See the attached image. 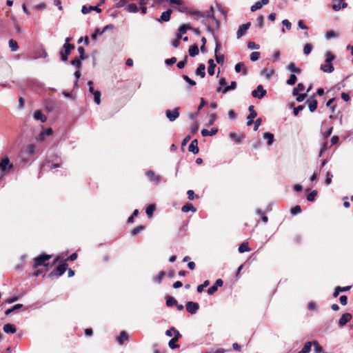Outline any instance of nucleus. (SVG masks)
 I'll return each instance as SVG.
<instances>
[{
  "instance_id": "obj_1",
  "label": "nucleus",
  "mask_w": 353,
  "mask_h": 353,
  "mask_svg": "<svg viewBox=\"0 0 353 353\" xmlns=\"http://www.w3.org/2000/svg\"><path fill=\"white\" fill-rule=\"evenodd\" d=\"M14 169L13 163H10L8 157H4L0 160V181L3 179L10 171Z\"/></svg>"
},
{
  "instance_id": "obj_2",
  "label": "nucleus",
  "mask_w": 353,
  "mask_h": 353,
  "mask_svg": "<svg viewBox=\"0 0 353 353\" xmlns=\"http://www.w3.org/2000/svg\"><path fill=\"white\" fill-rule=\"evenodd\" d=\"M325 56V63L321 65V70L324 72L331 73L334 70L332 62L334 61L335 57L330 52H327Z\"/></svg>"
},
{
  "instance_id": "obj_3",
  "label": "nucleus",
  "mask_w": 353,
  "mask_h": 353,
  "mask_svg": "<svg viewBox=\"0 0 353 353\" xmlns=\"http://www.w3.org/2000/svg\"><path fill=\"white\" fill-rule=\"evenodd\" d=\"M52 256L46 254H41L37 257L34 258L33 261L34 264L32 265L34 269L37 268L39 266L46 267L48 265V263H46L50 259H51Z\"/></svg>"
},
{
  "instance_id": "obj_4",
  "label": "nucleus",
  "mask_w": 353,
  "mask_h": 353,
  "mask_svg": "<svg viewBox=\"0 0 353 353\" xmlns=\"http://www.w3.org/2000/svg\"><path fill=\"white\" fill-rule=\"evenodd\" d=\"M68 263L66 262H63L59 265H58L56 268H54L49 274L48 277L50 279H53L54 277H58L64 274V272L68 269Z\"/></svg>"
},
{
  "instance_id": "obj_5",
  "label": "nucleus",
  "mask_w": 353,
  "mask_h": 353,
  "mask_svg": "<svg viewBox=\"0 0 353 353\" xmlns=\"http://www.w3.org/2000/svg\"><path fill=\"white\" fill-rule=\"evenodd\" d=\"M75 46L74 44L64 43L63 50L60 52L61 59L63 61H66L68 59V56L70 54L71 51L74 49Z\"/></svg>"
},
{
  "instance_id": "obj_6",
  "label": "nucleus",
  "mask_w": 353,
  "mask_h": 353,
  "mask_svg": "<svg viewBox=\"0 0 353 353\" xmlns=\"http://www.w3.org/2000/svg\"><path fill=\"white\" fill-rule=\"evenodd\" d=\"M190 15L196 16L197 19L199 18H204V19H212L213 20H215L213 16L214 14V9L211 6L210 11H205L203 12H199V11H192L190 12Z\"/></svg>"
},
{
  "instance_id": "obj_7",
  "label": "nucleus",
  "mask_w": 353,
  "mask_h": 353,
  "mask_svg": "<svg viewBox=\"0 0 353 353\" xmlns=\"http://www.w3.org/2000/svg\"><path fill=\"white\" fill-rule=\"evenodd\" d=\"M266 93H267V92L263 88V85H259L257 86L256 89L254 90L252 92V95L254 98H258V99H262L266 94Z\"/></svg>"
},
{
  "instance_id": "obj_8",
  "label": "nucleus",
  "mask_w": 353,
  "mask_h": 353,
  "mask_svg": "<svg viewBox=\"0 0 353 353\" xmlns=\"http://www.w3.org/2000/svg\"><path fill=\"white\" fill-rule=\"evenodd\" d=\"M61 165V159L59 163H51L49 160H46L43 164L42 168L47 171L52 170V169L60 168Z\"/></svg>"
},
{
  "instance_id": "obj_9",
  "label": "nucleus",
  "mask_w": 353,
  "mask_h": 353,
  "mask_svg": "<svg viewBox=\"0 0 353 353\" xmlns=\"http://www.w3.org/2000/svg\"><path fill=\"white\" fill-rule=\"evenodd\" d=\"M306 103H307L308 108L311 112H313L316 110L317 105H318V101L316 99L314 95L309 97L306 101Z\"/></svg>"
},
{
  "instance_id": "obj_10",
  "label": "nucleus",
  "mask_w": 353,
  "mask_h": 353,
  "mask_svg": "<svg viewBox=\"0 0 353 353\" xmlns=\"http://www.w3.org/2000/svg\"><path fill=\"white\" fill-rule=\"evenodd\" d=\"M165 114L170 121H174L179 117V108H176L173 110H167Z\"/></svg>"
},
{
  "instance_id": "obj_11",
  "label": "nucleus",
  "mask_w": 353,
  "mask_h": 353,
  "mask_svg": "<svg viewBox=\"0 0 353 353\" xmlns=\"http://www.w3.org/2000/svg\"><path fill=\"white\" fill-rule=\"evenodd\" d=\"M250 22H247L246 23L239 26V29L236 32L237 39H240L241 37L244 36L246 34L247 30L250 28Z\"/></svg>"
},
{
  "instance_id": "obj_12",
  "label": "nucleus",
  "mask_w": 353,
  "mask_h": 353,
  "mask_svg": "<svg viewBox=\"0 0 353 353\" xmlns=\"http://www.w3.org/2000/svg\"><path fill=\"white\" fill-rule=\"evenodd\" d=\"M199 305L198 303L193 302V301L187 302L186 310L189 313H190L192 314H196V312L199 310Z\"/></svg>"
},
{
  "instance_id": "obj_13",
  "label": "nucleus",
  "mask_w": 353,
  "mask_h": 353,
  "mask_svg": "<svg viewBox=\"0 0 353 353\" xmlns=\"http://www.w3.org/2000/svg\"><path fill=\"white\" fill-rule=\"evenodd\" d=\"M332 8L334 11H339L341 8H345L347 6V3L343 2V0H332Z\"/></svg>"
},
{
  "instance_id": "obj_14",
  "label": "nucleus",
  "mask_w": 353,
  "mask_h": 353,
  "mask_svg": "<svg viewBox=\"0 0 353 353\" xmlns=\"http://www.w3.org/2000/svg\"><path fill=\"white\" fill-rule=\"evenodd\" d=\"M236 82L233 81L230 85H226V79L222 77V87H224L223 90H222V93H226L231 90H234L236 88Z\"/></svg>"
},
{
  "instance_id": "obj_15",
  "label": "nucleus",
  "mask_w": 353,
  "mask_h": 353,
  "mask_svg": "<svg viewBox=\"0 0 353 353\" xmlns=\"http://www.w3.org/2000/svg\"><path fill=\"white\" fill-rule=\"evenodd\" d=\"M250 114L247 117V125L250 126L254 122V119L257 116L256 112L254 109L253 105H250L248 108Z\"/></svg>"
},
{
  "instance_id": "obj_16",
  "label": "nucleus",
  "mask_w": 353,
  "mask_h": 353,
  "mask_svg": "<svg viewBox=\"0 0 353 353\" xmlns=\"http://www.w3.org/2000/svg\"><path fill=\"white\" fill-rule=\"evenodd\" d=\"M352 316L350 313H345L342 314L341 317L339 320V325L340 327L345 326L351 319Z\"/></svg>"
},
{
  "instance_id": "obj_17",
  "label": "nucleus",
  "mask_w": 353,
  "mask_h": 353,
  "mask_svg": "<svg viewBox=\"0 0 353 353\" xmlns=\"http://www.w3.org/2000/svg\"><path fill=\"white\" fill-rule=\"evenodd\" d=\"M145 175L149 179V180L152 182L159 183L161 180V176L156 174V173L152 170L147 171Z\"/></svg>"
},
{
  "instance_id": "obj_18",
  "label": "nucleus",
  "mask_w": 353,
  "mask_h": 353,
  "mask_svg": "<svg viewBox=\"0 0 353 353\" xmlns=\"http://www.w3.org/2000/svg\"><path fill=\"white\" fill-rule=\"evenodd\" d=\"M234 70L237 73L242 72L243 75L244 76L248 74V68L243 62H239L236 63L235 65Z\"/></svg>"
},
{
  "instance_id": "obj_19",
  "label": "nucleus",
  "mask_w": 353,
  "mask_h": 353,
  "mask_svg": "<svg viewBox=\"0 0 353 353\" xmlns=\"http://www.w3.org/2000/svg\"><path fill=\"white\" fill-rule=\"evenodd\" d=\"M188 151L192 152L196 154L199 153V147H198V141L197 139H194L191 141L190 144L188 146Z\"/></svg>"
},
{
  "instance_id": "obj_20",
  "label": "nucleus",
  "mask_w": 353,
  "mask_h": 353,
  "mask_svg": "<svg viewBox=\"0 0 353 353\" xmlns=\"http://www.w3.org/2000/svg\"><path fill=\"white\" fill-rule=\"evenodd\" d=\"M172 12V10L170 9H168V10L162 12L160 18L158 19V21H159V22L169 21L170 19Z\"/></svg>"
},
{
  "instance_id": "obj_21",
  "label": "nucleus",
  "mask_w": 353,
  "mask_h": 353,
  "mask_svg": "<svg viewBox=\"0 0 353 353\" xmlns=\"http://www.w3.org/2000/svg\"><path fill=\"white\" fill-rule=\"evenodd\" d=\"M219 287H221V279H218L216 281L215 283L208 288V290H207L208 294L209 295L214 294L218 290V288Z\"/></svg>"
},
{
  "instance_id": "obj_22",
  "label": "nucleus",
  "mask_w": 353,
  "mask_h": 353,
  "mask_svg": "<svg viewBox=\"0 0 353 353\" xmlns=\"http://www.w3.org/2000/svg\"><path fill=\"white\" fill-rule=\"evenodd\" d=\"M269 3V0H261L257 1L253 6H251L250 10L252 12H255L262 8L263 5H266Z\"/></svg>"
},
{
  "instance_id": "obj_23",
  "label": "nucleus",
  "mask_w": 353,
  "mask_h": 353,
  "mask_svg": "<svg viewBox=\"0 0 353 353\" xmlns=\"http://www.w3.org/2000/svg\"><path fill=\"white\" fill-rule=\"evenodd\" d=\"M92 10H94L98 13H100L101 12V9L99 8L98 6H90L88 8L86 6H82L81 12L84 14L89 13Z\"/></svg>"
},
{
  "instance_id": "obj_24",
  "label": "nucleus",
  "mask_w": 353,
  "mask_h": 353,
  "mask_svg": "<svg viewBox=\"0 0 353 353\" xmlns=\"http://www.w3.org/2000/svg\"><path fill=\"white\" fill-rule=\"evenodd\" d=\"M218 132L219 129L217 128H212L210 130H208L207 129H203L201 130V135L203 137L212 136L216 134Z\"/></svg>"
},
{
  "instance_id": "obj_25",
  "label": "nucleus",
  "mask_w": 353,
  "mask_h": 353,
  "mask_svg": "<svg viewBox=\"0 0 353 353\" xmlns=\"http://www.w3.org/2000/svg\"><path fill=\"white\" fill-rule=\"evenodd\" d=\"M129 336L125 331H122L117 337V341L120 345H123L125 341H128Z\"/></svg>"
},
{
  "instance_id": "obj_26",
  "label": "nucleus",
  "mask_w": 353,
  "mask_h": 353,
  "mask_svg": "<svg viewBox=\"0 0 353 353\" xmlns=\"http://www.w3.org/2000/svg\"><path fill=\"white\" fill-rule=\"evenodd\" d=\"M34 119L36 120H39L42 123H44L46 121V117L42 113V112L39 110H36L34 113Z\"/></svg>"
},
{
  "instance_id": "obj_27",
  "label": "nucleus",
  "mask_w": 353,
  "mask_h": 353,
  "mask_svg": "<svg viewBox=\"0 0 353 353\" xmlns=\"http://www.w3.org/2000/svg\"><path fill=\"white\" fill-rule=\"evenodd\" d=\"M3 330L6 333L14 334L17 332L16 326L13 324H10V323L4 325Z\"/></svg>"
},
{
  "instance_id": "obj_28",
  "label": "nucleus",
  "mask_w": 353,
  "mask_h": 353,
  "mask_svg": "<svg viewBox=\"0 0 353 353\" xmlns=\"http://www.w3.org/2000/svg\"><path fill=\"white\" fill-rule=\"evenodd\" d=\"M351 288V286L349 285V286H345V287H340V286H337L334 289V292L333 293V296L334 298L337 297L339 294L340 292H345V291H347L349 290Z\"/></svg>"
},
{
  "instance_id": "obj_29",
  "label": "nucleus",
  "mask_w": 353,
  "mask_h": 353,
  "mask_svg": "<svg viewBox=\"0 0 353 353\" xmlns=\"http://www.w3.org/2000/svg\"><path fill=\"white\" fill-rule=\"evenodd\" d=\"M205 65L203 63H201L199 65L198 68H196L195 73L196 75H199L201 78H203L205 76Z\"/></svg>"
},
{
  "instance_id": "obj_30",
  "label": "nucleus",
  "mask_w": 353,
  "mask_h": 353,
  "mask_svg": "<svg viewBox=\"0 0 353 353\" xmlns=\"http://www.w3.org/2000/svg\"><path fill=\"white\" fill-rule=\"evenodd\" d=\"M230 137H231L232 139H234V141L237 143H239L241 142V141L243 140V139H244L245 136L243 134H237L234 132H230V134H229Z\"/></svg>"
},
{
  "instance_id": "obj_31",
  "label": "nucleus",
  "mask_w": 353,
  "mask_h": 353,
  "mask_svg": "<svg viewBox=\"0 0 353 353\" xmlns=\"http://www.w3.org/2000/svg\"><path fill=\"white\" fill-rule=\"evenodd\" d=\"M181 210L183 212H188L190 211L195 212L196 211V209L194 207V205L192 203H187L182 207Z\"/></svg>"
},
{
  "instance_id": "obj_32",
  "label": "nucleus",
  "mask_w": 353,
  "mask_h": 353,
  "mask_svg": "<svg viewBox=\"0 0 353 353\" xmlns=\"http://www.w3.org/2000/svg\"><path fill=\"white\" fill-rule=\"evenodd\" d=\"M189 54L190 57H195L199 54V50L196 44L192 45L189 48Z\"/></svg>"
},
{
  "instance_id": "obj_33",
  "label": "nucleus",
  "mask_w": 353,
  "mask_h": 353,
  "mask_svg": "<svg viewBox=\"0 0 353 353\" xmlns=\"http://www.w3.org/2000/svg\"><path fill=\"white\" fill-rule=\"evenodd\" d=\"M263 137L265 139L268 140L267 143L268 145H271L273 143V142H274V134H273L266 132L263 133Z\"/></svg>"
},
{
  "instance_id": "obj_34",
  "label": "nucleus",
  "mask_w": 353,
  "mask_h": 353,
  "mask_svg": "<svg viewBox=\"0 0 353 353\" xmlns=\"http://www.w3.org/2000/svg\"><path fill=\"white\" fill-rule=\"evenodd\" d=\"M125 10L128 12L136 13L139 11V8L135 3H130L125 6Z\"/></svg>"
},
{
  "instance_id": "obj_35",
  "label": "nucleus",
  "mask_w": 353,
  "mask_h": 353,
  "mask_svg": "<svg viewBox=\"0 0 353 353\" xmlns=\"http://www.w3.org/2000/svg\"><path fill=\"white\" fill-rule=\"evenodd\" d=\"M208 72L210 75L212 76L214 74V68L216 67V64L214 63V61L212 59H210L208 61Z\"/></svg>"
},
{
  "instance_id": "obj_36",
  "label": "nucleus",
  "mask_w": 353,
  "mask_h": 353,
  "mask_svg": "<svg viewBox=\"0 0 353 353\" xmlns=\"http://www.w3.org/2000/svg\"><path fill=\"white\" fill-rule=\"evenodd\" d=\"M312 345V342L307 341L305 343L303 347L301 350H300L298 353H309L311 351V347Z\"/></svg>"
},
{
  "instance_id": "obj_37",
  "label": "nucleus",
  "mask_w": 353,
  "mask_h": 353,
  "mask_svg": "<svg viewBox=\"0 0 353 353\" xmlns=\"http://www.w3.org/2000/svg\"><path fill=\"white\" fill-rule=\"evenodd\" d=\"M156 210V205L154 204H150L146 208L145 212L149 218L152 217Z\"/></svg>"
},
{
  "instance_id": "obj_38",
  "label": "nucleus",
  "mask_w": 353,
  "mask_h": 353,
  "mask_svg": "<svg viewBox=\"0 0 353 353\" xmlns=\"http://www.w3.org/2000/svg\"><path fill=\"white\" fill-rule=\"evenodd\" d=\"M166 299V305L168 307H172L173 305H177V301L172 296H167L165 297Z\"/></svg>"
},
{
  "instance_id": "obj_39",
  "label": "nucleus",
  "mask_w": 353,
  "mask_h": 353,
  "mask_svg": "<svg viewBox=\"0 0 353 353\" xmlns=\"http://www.w3.org/2000/svg\"><path fill=\"white\" fill-rule=\"evenodd\" d=\"M9 47L12 52H16L19 49L17 42L14 39H10L8 41Z\"/></svg>"
},
{
  "instance_id": "obj_40",
  "label": "nucleus",
  "mask_w": 353,
  "mask_h": 353,
  "mask_svg": "<svg viewBox=\"0 0 353 353\" xmlns=\"http://www.w3.org/2000/svg\"><path fill=\"white\" fill-rule=\"evenodd\" d=\"M238 250L240 253H243L245 252L250 251L251 249L249 248L248 242H243L239 245Z\"/></svg>"
},
{
  "instance_id": "obj_41",
  "label": "nucleus",
  "mask_w": 353,
  "mask_h": 353,
  "mask_svg": "<svg viewBox=\"0 0 353 353\" xmlns=\"http://www.w3.org/2000/svg\"><path fill=\"white\" fill-rule=\"evenodd\" d=\"M305 90V86L303 83H298L297 86L293 89L292 94L294 96L298 95L299 92H302Z\"/></svg>"
},
{
  "instance_id": "obj_42",
  "label": "nucleus",
  "mask_w": 353,
  "mask_h": 353,
  "mask_svg": "<svg viewBox=\"0 0 353 353\" xmlns=\"http://www.w3.org/2000/svg\"><path fill=\"white\" fill-rule=\"evenodd\" d=\"M288 68L290 71L292 72H295L297 74H300L301 72V70L299 68H297L294 63H290L288 64Z\"/></svg>"
},
{
  "instance_id": "obj_43",
  "label": "nucleus",
  "mask_w": 353,
  "mask_h": 353,
  "mask_svg": "<svg viewBox=\"0 0 353 353\" xmlns=\"http://www.w3.org/2000/svg\"><path fill=\"white\" fill-rule=\"evenodd\" d=\"M22 307H23V304H21V303L16 304L13 307H12L11 308H9V309L6 310V312H5V314L6 315H9L12 312H13L15 310H17L21 308Z\"/></svg>"
},
{
  "instance_id": "obj_44",
  "label": "nucleus",
  "mask_w": 353,
  "mask_h": 353,
  "mask_svg": "<svg viewBox=\"0 0 353 353\" xmlns=\"http://www.w3.org/2000/svg\"><path fill=\"white\" fill-rule=\"evenodd\" d=\"M83 59H81V58H75L74 59H72L71 61V65H72L73 66L76 67L78 69H80L82 66V63H81V61Z\"/></svg>"
},
{
  "instance_id": "obj_45",
  "label": "nucleus",
  "mask_w": 353,
  "mask_h": 353,
  "mask_svg": "<svg viewBox=\"0 0 353 353\" xmlns=\"http://www.w3.org/2000/svg\"><path fill=\"white\" fill-rule=\"evenodd\" d=\"M220 44L216 41V48H215V59L218 63H221V55L219 54V50L220 48Z\"/></svg>"
},
{
  "instance_id": "obj_46",
  "label": "nucleus",
  "mask_w": 353,
  "mask_h": 353,
  "mask_svg": "<svg viewBox=\"0 0 353 353\" xmlns=\"http://www.w3.org/2000/svg\"><path fill=\"white\" fill-rule=\"evenodd\" d=\"M144 229H145L144 225H139V226L133 228L131 230L130 233L132 236H135V235L138 234L140 232L143 231Z\"/></svg>"
},
{
  "instance_id": "obj_47",
  "label": "nucleus",
  "mask_w": 353,
  "mask_h": 353,
  "mask_svg": "<svg viewBox=\"0 0 353 353\" xmlns=\"http://www.w3.org/2000/svg\"><path fill=\"white\" fill-rule=\"evenodd\" d=\"M312 345H314L315 353H321L323 352V349L322 346L318 343V341H313Z\"/></svg>"
},
{
  "instance_id": "obj_48",
  "label": "nucleus",
  "mask_w": 353,
  "mask_h": 353,
  "mask_svg": "<svg viewBox=\"0 0 353 353\" xmlns=\"http://www.w3.org/2000/svg\"><path fill=\"white\" fill-rule=\"evenodd\" d=\"M188 59V56L185 55L182 61H179L176 65L178 68H179V69L183 68L185 66V65L187 64Z\"/></svg>"
},
{
  "instance_id": "obj_49",
  "label": "nucleus",
  "mask_w": 353,
  "mask_h": 353,
  "mask_svg": "<svg viewBox=\"0 0 353 353\" xmlns=\"http://www.w3.org/2000/svg\"><path fill=\"white\" fill-rule=\"evenodd\" d=\"M312 45L311 43H306L303 47V53L305 55H308L312 50Z\"/></svg>"
},
{
  "instance_id": "obj_50",
  "label": "nucleus",
  "mask_w": 353,
  "mask_h": 353,
  "mask_svg": "<svg viewBox=\"0 0 353 353\" xmlns=\"http://www.w3.org/2000/svg\"><path fill=\"white\" fill-rule=\"evenodd\" d=\"M302 241H303V238H302L301 235H300V234L295 235L292 239L293 243L296 245H300Z\"/></svg>"
},
{
  "instance_id": "obj_51",
  "label": "nucleus",
  "mask_w": 353,
  "mask_h": 353,
  "mask_svg": "<svg viewBox=\"0 0 353 353\" xmlns=\"http://www.w3.org/2000/svg\"><path fill=\"white\" fill-rule=\"evenodd\" d=\"M296 81H297V78H296V75L294 74H292L290 76V78L287 80V83L288 85H292L296 83Z\"/></svg>"
},
{
  "instance_id": "obj_52",
  "label": "nucleus",
  "mask_w": 353,
  "mask_h": 353,
  "mask_svg": "<svg viewBox=\"0 0 353 353\" xmlns=\"http://www.w3.org/2000/svg\"><path fill=\"white\" fill-rule=\"evenodd\" d=\"M317 195V191L313 190L310 194L307 195V200L309 201H314L315 199V196Z\"/></svg>"
},
{
  "instance_id": "obj_53",
  "label": "nucleus",
  "mask_w": 353,
  "mask_h": 353,
  "mask_svg": "<svg viewBox=\"0 0 353 353\" xmlns=\"http://www.w3.org/2000/svg\"><path fill=\"white\" fill-rule=\"evenodd\" d=\"M165 276V272L164 271H161L155 277V281L160 283L163 279L164 278V276Z\"/></svg>"
},
{
  "instance_id": "obj_54",
  "label": "nucleus",
  "mask_w": 353,
  "mask_h": 353,
  "mask_svg": "<svg viewBox=\"0 0 353 353\" xmlns=\"http://www.w3.org/2000/svg\"><path fill=\"white\" fill-rule=\"evenodd\" d=\"M260 55H261L260 52H253L250 54V60L252 61H256L260 58Z\"/></svg>"
},
{
  "instance_id": "obj_55",
  "label": "nucleus",
  "mask_w": 353,
  "mask_h": 353,
  "mask_svg": "<svg viewBox=\"0 0 353 353\" xmlns=\"http://www.w3.org/2000/svg\"><path fill=\"white\" fill-rule=\"evenodd\" d=\"M191 29V27L190 25L188 24H183L182 26H181L179 28V31L181 33V34H185L188 30H190Z\"/></svg>"
},
{
  "instance_id": "obj_56",
  "label": "nucleus",
  "mask_w": 353,
  "mask_h": 353,
  "mask_svg": "<svg viewBox=\"0 0 353 353\" xmlns=\"http://www.w3.org/2000/svg\"><path fill=\"white\" fill-rule=\"evenodd\" d=\"M79 53V58H81L83 60H85L87 58V56L85 53V50L82 46H80L77 49Z\"/></svg>"
},
{
  "instance_id": "obj_57",
  "label": "nucleus",
  "mask_w": 353,
  "mask_h": 353,
  "mask_svg": "<svg viewBox=\"0 0 353 353\" xmlns=\"http://www.w3.org/2000/svg\"><path fill=\"white\" fill-rule=\"evenodd\" d=\"M176 339H172L169 343H168V345L170 348L172 349H175V348H178L179 347V345L176 344Z\"/></svg>"
},
{
  "instance_id": "obj_58",
  "label": "nucleus",
  "mask_w": 353,
  "mask_h": 353,
  "mask_svg": "<svg viewBox=\"0 0 353 353\" xmlns=\"http://www.w3.org/2000/svg\"><path fill=\"white\" fill-rule=\"evenodd\" d=\"M333 175L330 172H327L325 175V183L330 185L332 183Z\"/></svg>"
},
{
  "instance_id": "obj_59",
  "label": "nucleus",
  "mask_w": 353,
  "mask_h": 353,
  "mask_svg": "<svg viewBox=\"0 0 353 353\" xmlns=\"http://www.w3.org/2000/svg\"><path fill=\"white\" fill-rule=\"evenodd\" d=\"M34 150H35V146L34 144H29L28 146H27V148H26V152L30 154V155H32L34 153Z\"/></svg>"
},
{
  "instance_id": "obj_60",
  "label": "nucleus",
  "mask_w": 353,
  "mask_h": 353,
  "mask_svg": "<svg viewBox=\"0 0 353 353\" xmlns=\"http://www.w3.org/2000/svg\"><path fill=\"white\" fill-rule=\"evenodd\" d=\"M187 194L189 200H193L194 198H199V196L195 194L194 192L192 190H188Z\"/></svg>"
},
{
  "instance_id": "obj_61",
  "label": "nucleus",
  "mask_w": 353,
  "mask_h": 353,
  "mask_svg": "<svg viewBox=\"0 0 353 353\" xmlns=\"http://www.w3.org/2000/svg\"><path fill=\"white\" fill-rule=\"evenodd\" d=\"M93 95L94 97V102L99 105L101 103V92L97 90Z\"/></svg>"
},
{
  "instance_id": "obj_62",
  "label": "nucleus",
  "mask_w": 353,
  "mask_h": 353,
  "mask_svg": "<svg viewBox=\"0 0 353 353\" xmlns=\"http://www.w3.org/2000/svg\"><path fill=\"white\" fill-rule=\"evenodd\" d=\"M248 48L251 50H253V49L258 50V49H259L260 46L259 44L255 43L254 41H249L248 43Z\"/></svg>"
},
{
  "instance_id": "obj_63",
  "label": "nucleus",
  "mask_w": 353,
  "mask_h": 353,
  "mask_svg": "<svg viewBox=\"0 0 353 353\" xmlns=\"http://www.w3.org/2000/svg\"><path fill=\"white\" fill-rule=\"evenodd\" d=\"M301 211V209L300 205H299L294 206L290 210L291 214H293V215H295V214H297L300 213Z\"/></svg>"
},
{
  "instance_id": "obj_64",
  "label": "nucleus",
  "mask_w": 353,
  "mask_h": 353,
  "mask_svg": "<svg viewBox=\"0 0 353 353\" xmlns=\"http://www.w3.org/2000/svg\"><path fill=\"white\" fill-rule=\"evenodd\" d=\"M273 73H274L273 70H268L266 68H264L261 71V74H264L267 78H270L273 74Z\"/></svg>"
}]
</instances>
